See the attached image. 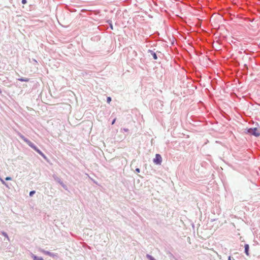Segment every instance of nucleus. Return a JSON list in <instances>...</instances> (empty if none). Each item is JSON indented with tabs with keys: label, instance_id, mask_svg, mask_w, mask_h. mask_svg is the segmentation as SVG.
I'll return each instance as SVG.
<instances>
[{
	"label": "nucleus",
	"instance_id": "9b49d317",
	"mask_svg": "<svg viewBox=\"0 0 260 260\" xmlns=\"http://www.w3.org/2000/svg\"><path fill=\"white\" fill-rule=\"evenodd\" d=\"M147 257L149 258V260H156L153 257L150 255L147 254Z\"/></svg>",
	"mask_w": 260,
	"mask_h": 260
},
{
	"label": "nucleus",
	"instance_id": "6e6552de",
	"mask_svg": "<svg viewBox=\"0 0 260 260\" xmlns=\"http://www.w3.org/2000/svg\"><path fill=\"white\" fill-rule=\"evenodd\" d=\"M32 257L34 260H44L42 257H37L35 255H32Z\"/></svg>",
	"mask_w": 260,
	"mask_h": 260
},
{
	"label": "nucleus",
	"instance_id": "20e7f679",
	"mask_svg": "<svg viewBox=\"0 0 260 260\" xmlns=\"http://www.w3.org/2000/svg\"><path fill=\"white\" fill-rule=\"evenodd\" d=\"M149 52L152 56V57H153L154 59L156 60V59H157V55H156V53L154 51H153L152 50H149Z\"/></svg>",
	"mask_w": 260,
	"mask_h": 260
},
{
	"label": "nucleus",
	"instance_id": "7ed1b4c3",
	"mask_svg": "<svg viewBox=\"0 0 260 260\" xmlns=\"http://www.w3.org/2000/svg\"><path fill=\"white\" fill-rule=\"evenodd\" d=\"M153 162L156 165H160L162 162V158L160 154H156L155 157L153 159Z\"/></svg>",
	"mask_w": 260,
	"mask_h": 260
},
{
	"label": "nucleus",
	"instance_id": "ddd939ff",
	"mask_svg": "<svg viewBox=\"0 0 260 260\" xmlns=\"http://www.w3.org/2000/svg\"><path fill=\"white\" fill-rule=\"evenodd\" d=\"M36 191L35 190H33V191H31L30 192H29V196H32L35 193Z\"/></svg>",
	"mask_w": 260,
	"mask_h": 260
},
{
	"label": "nucleus",
	"instance_id": "6ab92c4d",
	"mask_svg": "<svg viewBox=\"0 0 260 260\" xmlns=\"http://www.w3.org/2000/svg\"><path fill=\"white\" fill-rule=\"evenodd\" d=\"M115 121H116V118H115V119L113 120V121L112 122V124H114V123H115Z\"/></svg>",
	"mask_w": 260,
	"mask_h": 260
},
{
	"label": "nucleus",
	"instance_id": "f03ea898",
	"mask_svg": "<svg viewBox=\"0 0 260 260\" xmlns=\"http://www.w3.org/2000/svg\"><path fill=\"white\" fill-rule=\"evenodd\" d=\"M247 133L255 137H258L260 136V131L257 128H249L247 130Z\"/></svg>",
	"mask_w": 260,
	"mask_h": 260
},
{
	"label": "nucleus",
	"instance_id": "423d86ee",
	"mask_svg": "<svg viewBox=\"0 0 260 260\" xmlns=\"http://www.w3.org/2000/svg\"><path fill=\"white\" fill-rule=\"evenodd\" d=\"M18 80L22 82H28L29 81V79L26 78H19Z\"/></svg>",
	"mask_w": 260,
	"mask_h": 260
},
{
	"label": "nucleus",
	"instance_id": "0eeeda50",
	"mask_svg": "<svg viewBox=\"0 0 260 260\" xmlns=\"http://www.w3.org/2000/svg\"><path fill=\"white\" fill-rule=\"evenodd\" d=\"M248 249H249L248 245H245V253H246L247 255H249Z\"/></svg>",
	"mask_w": 260,
	"mask_h": 260
},
{
	"label": "nucleus",
	"instance_id": "f257e3e1",
	"mask_svg": "<svg viewBox=\"0 0 260 260\" xmlns=\"http://www.w3.org/2000/svg\"><path fill=\"white\" fill-rule=\"evenodd\" d=\"M18 135L19 137L22 139L25 143H26L31 148L34 149L36 151H37L39 154H40L42 157L44 158H46V157L45 154L40 150L30 141L26 138L23 135H22L21 133H18Z\"/></svg>",
	"mask_w": 260,
	"mask_h": 260
},
{
	"label": "nucleus",
	"instance_id": "4468645a",
	"mask_svg": "<svg viewBox=\"0 0 260 260\" xmlns=\"http://www.w3.org/2000/svg\"><path fill=\"white\" fill-rule=\"evenodd\" d=\"M111 101V98L110 97H108L107 99V103H110Z\"/></svg>",
	"mask_w": 260,
	"mask_h": 260
},
{
	"label": "nucleus",
	"instance_id": "a211bd4d",
	"mask_svg": "<svg viewBox=\"0 0 260 260\" xmlns=\"http://www.w3.org/2000/svg\"><path fill=\"white\" fill-rule=\"evenodd\" d=\"M136 171L137 172V173H139L140 172V169L139 168H137L136 169Z\"/></svg>",
	"mask_w": 260,
	"mask_h": 260
},
{
	"label": "nucleus",
	"instance_id": "9d476101",
	"mask_svg": "<svg viewBox=\"0 0 260 260\" xmlns=\"http://www.w3.org/2000/svg\"><path fill=\"white\" fill-rule=\"evenodd\" d=\"M58 182L60 183V184L65 189H67V186L64 184V183L61 181L60 180L58 181Z\"/></svg>",
	"mask_w": 260,
	"mask_h": 260
},
{
	"label": "nucleus",
	"instance_id": "39448f33",
	"mask_svg": "<svg viewBox=\"0 0 260 260\" xmlns=\"http://www.w3.org/2000/svg\"><path fill=\"white\" fill-rule=\"evenodd\" d=\"M2 234L6 238H7V241H6V242L8 243V242H10V240L8 238V236L7 234L4 232H3Z\"/></svg>",
	"mask_w": 260,
	"mask_h": 260
},
{
	"label": "nucleus",
	"instance_id": "f3484780",
	"mask_svg": "<svg viewBox=\"0 0 260 260\" xmlns=\"http://www.w3.org/2000/svg\"><path fill=\"white\" fill-rule=\"evenodd\" d=\"M22 3L25 4L26 3V0H22Z\"/></svg>",
	"mask_w": 260,
	"mask_h": 260
},
{
	"label": "nucleus",
	"instance_id": "aec40b11",
	"mask_svg": "<svg viewBox=\"0 0 260 260\" xmlns=\"http://www.w3.org/2000/svg\"><path fill=\"white\" fill-rule=\"evenodd\" d=\"M2 92V90L0 89V94H1Z\"/></svg>",
	"mask_w": 260,
	"mask_h": 260
},
{
	"label": "nucleus",
	"instance_id": "1a4fd4ad",
	"mask_svg": "<svg viewBox=\"0 0 260 260\" xmlns=\"http://www.w3.org/2000/svg\"><path fill=\"white\" fill-rule=\"evenodd\" d=\"M0 180L1 181V182L3 184H4L5 186H6L8 188H9V186L8 185L7 183H6L5 181L2 179L1 178H0Z\"/></svg>",
	"mask_w": 260,
	"mask_h": 260
},
{
	"label": "nucleus",
	"instance_id": "2eb2a0df",
	"mask_svg": "<svg viewBox=\"0 0 260 260\" xmlns=\"http://www.w3.org/2000/svg\"><path fill=\"white\" fill-rule=\"evenodd\" d=\"M5 180H7V181H9V180H12V178L11 177H7L6 178H5Z\"/></svg>",
	"mask_w": 260,
	"mask_h": 260
},
{
	"label": "nucleus",
	"instance_id": "f8f14e48",
	"mask_svg": "<svg viewBox=\"0 0 260 260\" xmlns=\"http://www.w3.org/2000/svg\"><path fill=\"white\" fill-rule=\"evenodd\" d=\"M43 252L46 254H48L49 255H50V256H52L53 254H51L50 252H48V251H43Z\"/></svg>",
	"mask_w": 260,
	"mask_h": 260
},
{
	"label": "nucleus",
	"instance_id": "dca6fc26",
	"mask_svg": "<svg viewBox=\"0 0 260 260\" xmlns=\"http://www.w3.org/2000/svg\"><path fill=\"white\" fill-rule=\"evenodd\" d=\"M121 131H123L124 132H127L128 131V129L127 128H123L121 129Z\"/></svg>",
	"mask_w": 260,
	"mask_h": 260
}]
</instances>
